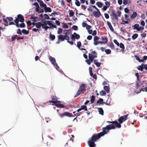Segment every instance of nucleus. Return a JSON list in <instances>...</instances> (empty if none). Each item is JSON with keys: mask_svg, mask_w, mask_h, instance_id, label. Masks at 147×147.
Returning <instances> with one entry per match:
<instances>
[{"mask_svg": "<svg viewBox=\"0 0 147 147\" xmlns=\"http://www.w3.org/2000/svg\"><path fill=\"white\" fill-rule=\"evenodd\" d=\"M134 57L136 58V59L139 62H144V61L147 60V56L145 55L143 57V59H141L137 55H135Z\"/></svg>", "mask_w": 147, "mask_h": 147, "instance_id": "0eeeda50", "label": "nucleus"}, {"mask_svg": "<svg viewBox=\"0 0 147 147\" xmlns=\"http://www.w3.org/2000/svg\"><path fill=\"white\" fill-rule=\"evenodd\" d=\"M74 15V13L72 10H71L69 12V16L70 17H72Z\"/></svg>", "mask_w": 147, "mask_h": 147, "instance_id": "37998d69", "label": "nucleus"}, {"mask_svg": "<svg viewBox=\"0 0 147 147\" xmlns=\"http://www.w3.org/2000/svg\"><path fill=\"white\" fill-rule=\"evenodd\" d=\"M139 27V25L138 24H136L134 25L133 27V29H136L137 30H138V28Z\"/></svg>", "mask_w": 147, "mask_h": 147, "instance_id": "4c0bfd02", "label": "nucleus"}, {"mask_svg": "<svg viewBox=\"0 0 147 147\" xmlns=\"http://www.w3.org/2000/svg\"><path fill=\"white\" fill-rule=\"evenodd\" d=\"M144 30V28L141 26L139 28H138V31H142Z\"/></svg>", "mask_w": 147, "mask_h": 147, "instance_id": "338daca9", "label": "nucleus"}, {"mask_svg": "<svg viewBox=\"0 0 147 147\" xmlns=\"http://www.w3.org/2000/svg\"><path fill=\"white\" fill-rule=\"evenodd\" d=\"M104 42H103V41H98L97 42H95L94 43V45H97L98 44H104Z\"/></svg>", "mask_w": 147, "mask_h": 147, "instance_id": "a18cd8bd", "label": "nucleus"}, {"mask_svg": "<svg viewBox=\"0 0 147 147\" xmlns=\"http://www.w3.org/2000/svg\"><path fill=\"white\" fill-rule=\"evenodd\" d=\"M145 91L147 92V87H146L144 88H142L140 90V91Z\"/></svg>", "mask_w": 147, "mask_h": 147, "instance_id": "bf43d9fd", "label": "nucleus"}, {"mask_svg": "<svg viewBox=\"0 0 147 147\" xmlns=\"http://www.w3.org/2000/svg\"><path fill=\"white\" fill-rule=\"evenodd\" d=\"M95 142L90 139L88 141V143L90 147H95L96 146V144H95Z\"/></svg>", "mask_w": 147, "mask_h": 147, "instance_id": "9d476101", "label": "nucleus"}, {"mask_svg": "<svg viewBox=\"0 0 147 147\" xmlns=\"http://www.w3.org/2000/svg\"><path fill=\"white\" fill-rule=\"evenodd\" d=\"M122 21L123 22H121L120 23L121 24L124 25L125 24H128V22L127 21L123 20Z\"/></svg>", "mask_w": 147, "mask_h": 147, "instance_id": "603ef678", "label": "nucleus"}, {"mask_svg": "<svg viewBox=\"0 0 147 147\" xmlns=\"http://www.w3.org/2000/svg\"><path fill=\"white\" fill-rule=\"evenodd\" d=\"M72 29L74 30H77L78 29V27L74 25L72 26Z\"/></svg>", "mask_w": 147, "mask_h": 147, "instance_id": "6e6d98bb", "label": "nucleus"}, {"mask_svg": "<svg viewBox=\"0 0 147 147\" xmlns=\"http://www.w3.org/2000/svg\"><path fill=\"white\" fill-rule=\"evenodd\" d=\"M42 25V23L40 22L36 23V27L38 28H41Z\"/></svg>", "mask_w": 147, "mask_h": 147, "instance_id": "7c9ffc66", "label": "nucleus"}, {"mask_svg": "<svg viewBox=\"0 0 147 147\" xmlns=\"http://www.w3.org/2000/svg\"><path fill=\"white\" fill-rule=\"evenodd\" d=\"M64 32H65V35H69V34H70V32H69V31L67 30H64Z\"/></svg>", "mask_w": 147, "mask_h": 147, "instance_id": "3c124183", "label": "nucleus"}, {"mask_svg": "<svg viewBox=\"0 0 147 147\" xmlns=\"http://www.w3.org/2000/svg\"><path fill=\"white\" fill-rule=\"evenodd\" d=\"M49 59L51 63L54 65L55 67L57 69L58 68H59V67L58 66L57 64L56 63L55 59L54 58L51 57Z\"/></svg>", "mask_w": 147, "mask_h": 147, "instance_id": "423d86ee", "label": "nucleus"}, {"mask_svg": "<svg viewBox=\"0 0 147 147\" xmlns=\"http://www.w3.org/2000/svg\"><path fill=\"white\" fill-rule=\"evenodd\" d=\"M16 26H18V24H19V22L20 21V20H19V19L17 17V18H16Z\"/></svg>", "mask_w": 147, "mask_h": 147, "instance_id": "69168bd1", "label": "nucleus"}, {"mask_svg": "<svg viewBox=\"0 0 147 147\" xmlns=\"http://www.w3.org/2000/svg\"><path fill=\"white\" fill-rule=\"evenodd\" d=\"M117 16H118V17H120L121 16V12L120 11L118 10L117 11Z\"/></svg>", "mask_w": 147, "mask_h": 147, "instance_id": "052dcab7", "label": "nucleus"}, {"mask_svg": "<svg viewBox=\"0 0 147 147\" xmlns=\"http://www.w3.org/2000/svg\"><path fill=\"white\" fill-rule=\"evenodd\" d=\"M44 9L45 10V12H51L52 11L51 9L49 7H47V6L44 8Z\"/></svg>", "mask_w": 147, "mask_h": 147, "instance_id": "f3484780", "label": "nucleus"}, {"mask_svg": "<svg viewBox=\"0 0 147 147\" xmlns=\"http://www.w3.org/2000/svg\"><path fill=\"white\" fill-rule=\"evenodd\" d=\"M95 96L94 95H92L91 97L90 102L91 104L94 102V100H95Z\"/></svg>", "mask_w": 147, "mask_h": 147, "instance_id": "c756f323", "label": "nucleus"}, {"mask_svg": "<svg viewBox=\"0 0 147 147\" xmlns=\"http://www.w3.org/2000/svg\"><path fill=\"white\" fill-rule=\"evenodd\" d=\"M75 4L78 6H79L80 5V2L78 1H76L75 2Z\"/></svg>", "mask_w": 147, "mask_h": 147, "instance_id": "e2e57ef3", "label": "nucleus"}, {"mask_svg": "<svg viewBox=\"0 0 147 147\" xmlns=\"http://www.w3.org/2000/svg\"><path fill=\"white\" fill-rule=\"evenodd\" d=\"M109 47L111 48L112 49H114V46L112 42H111L110 45Z\"/></svg>", "mask_w": 147, "mask_h": 147, "instance_id": "c03bdc74", "label": "nucleus"}, {"mask_svg": "<svg viewBox=\"0 0 147 147\" xmlns=\"http://www.w3.org/2000/svg\"><path fill=\"white\" fill-rule=\"evenodd\" d=\"M62 31V29L61 28H59L58 29V30L57 31V34H60Z\"/></svg>", "mask_w": 147, "mask_h": 147, "instance_id": "4d7b16f0", "label": "nucleus"}, {"mask_svg": "<svg viewBox=\"0 0 147 147\" xmlns=\"http://www.w3.org/2000/svg\"><path fill=\"white\" fill-rule=\"evenodd\" d=\"M58 40H60L61 41H63L64 40H65V38L64 37V36L63 35L61 34L58 36Z\"/></svg>", "mask_w": 147, "mask_h": 147, "instance_id": "4468645a", "label": "nucleus"}, {"mask_svg": "<svg viewBox=\"0 0 147 147\" xmlns=\"http://www.w3.org/2000/svg\"><path fill=\"white\" fill-rule=\"evenodd\" d=\"M39 3L41 6L43 7L44 8L46 6V4L44 3L42 1H41Z\"/></svg>", "mask_w": 147, "mask_h": 147, "instance_id": "f704fd0d", "label": "nucleus"}, {"mask_svg": "<svg viewBox=\"0 0 147 147\" xmlns=\"http://www.w3.org/2000/svg\"><path fill=\"white\" fill-rule=\"evenodd\" d=\"M138 81L140 83V84H141V85H142L143 84H144V83H145V82H146V80H145V79H143V80H141L140 79V81Z\"/></svg>", "mask_w": 147, "mask_h": 147, "instance_id": "ea45409f", "label": "nucleus"}, {"mask_svg": "<svg viewBox=\"0 0 147 147\" xmlns=\"http://www.w3.org/2000/svg\"><path fill=\"white\" fill-rule=\"evenodd\" d=\"M107 25L109 27V29H110V30L112 32H113L114 30V29H113V27L111 25L110 22L108 21V22H107Z\"/></svg>", "mask_w": 147, "mask_h": 147, "instance_id": "2eb2a0df", "label": "nucleus"}, {"mask_svg": "<svg viewBox=\"0 0 147 147\" xmlns=\"http://www.w3.org/2000/svg\"><path fill=\"white\" fill-rule=\"evenodd\" d=\"M137 14L136 12H134L132 14L131 16V18L132 19H134L137 16Z\"/></svg>", "mask_w": 147, "mask_h": 147, "instance_id": "cd10ccee", "label": "nucleus"}, {"mask_svg": "<svg viewBox=\"0 0 147 147\" xmlns=\"http://www.w3.org/2000/svg\"><path fill=\"white\" fill-rule=\"evenodd\" d=\"M88 55V58L91 62H92L94 59L96 58L94 56L92 55L90 53H89Z\"/></svg>", "mask_w": 147, "mask_h": 147, "instance_id": "dca6fc26", "label": "nucleus"}, {"mask_svg": "<svg viewBox=\"0 0 147 147\" xmlns=\"http://www.w3.org/2000/svg\"><path fill=\"white\" fill-rule=\"evenodd\" d=\"M112 15L113 16V17L116 20H118V18L117 17V15L115 14L114 11H112Z\"/></svg>", "mask_w": 147, "mask_h": 147, "instance_id": "4be33fe9", "label": "nucleus"}, {"mask_svg": "<svg viewBox=\"0 0 147 147\" xmlns=\"http://www.w3.org/2000/svg\"><path fill=\"white\" fill-rule=\"evenodd\" d=\"M138 34H135L132 35V38L133 39L135 40L138 37Z\"/></svg>", "mask_w": 147, "mask_h": 147, "instance_id": "c9c22d12", "label": "nucleus"}, {"mask_svg": "<svg viewBox=\"0 0 147 147\" xmlns=\"http://www.w3.org/2000/svg\"><path fill=\"white\" fill-rule=\"evenodd\" d=\"M63 24L62 26L63 28H69L68 26L66 23H63Z\"/></svg>", "mask_w": 147, "mask_h": 147, "instance_id": "09e8293b", "label": "nucleus"}, {"mask_svg": "<svg viewBox=\"0 0 147 147\" xmlns=\"http://www.w3.org/2000/svg\"><path fill=\"white\" fill-rule=\"evenodd\" d=\"M101 38H102L101 40H103L104 44H106L107 42L108 39L106 37H101Z\"/></svg>", "mask_w": 147, "mask_h": 147, "instance_id": "bb28decb", "label": "nucleus"}, {"mask_svg": "<svg viewBox=\"0 0 147 147\" xmlns=\"http://www.w3.org/2000/svg\"><path fill=\"white\" fill-rule=\"evenodd\" d=\"M86 63L88 65H90L91 63V62H91V61L89 60V59H87L86 60Z\"/></svg>", "mask_w": 147, "mask_h": 147, "instance_id": "774afa93", "label": "nucleus"}, {"mask_svg": "<svg viewBox=\"0 0 147 147\" xmlns=\"http://www.w3.org/2000/svg\"><path fill=\"white\" fill-rule=\"evenodd\" d=\"M60 102H56V104H55V106H56L57 107H59L60 108H64L65 107V106L59 103Z\"/></svg>", "mask_w": 147, "mask_h": 147, "instance_id": "a211bd4d", "label": "nucleus"}, {"mask_svg": "<svg viewBox=\"0 0 147 147\" xmlns=\"http://www.w3.org/2000/svg\"><path fill=\"white\" fill-rule=\"evenodd\" d=\"M87 87V86L86 84L83 83L80 84L79 89L74 97L76 98L81 93H83L84 92L86 91V88Z\"/></svg>", "mask_w": 147, "mask_h": 147, "instance_id": "f257e3e1", "label": "nucleus"}, {"mask_svg": "<svg viewBox=\"0 0 147 147\" xmlns=\"http://www.w3.org/2000/svg\"><path fill=\"white\" fill-rule=\"evenodd\" d=\"M97 103H99L100 104H103L104 103L103 99L102 98H100L98 100Z\"/></svg>", "mask_w": 147, "mask_h": 147, "instance_id": "2f4dec72", "label": "nucleus"}, {"mask_svg": "<svg viewBox=\"0 0 147 147\" xmlns=\"http://www.w3.org/2000/svg\"><path fill=\"white\" fill-rule=\"evenodd\" d=\"M71 38L73 40H74L75 39L78 40L80 38V36L79 34H77L76 32H74L73 34H71Z\"/></svg>", "mask_w": 147, "mask_h": 147, "instance_id": "1a4fd4ad", "label": "nucleus"}, {"mask_svg": "<svg viewBox=\"0 0 147 147\" xmlns=\"http://www.w3.org/2000/svg\"><path fill=\"white\" fill-rule=\"evenodd\" d=\"M115 128V126L113 124H110L107 125L106 127H103L102 128V132L104 135L107 134L109 131V130L111 129H114Z\"/></svg>", "mask_w": 147, "mask_h": 147, "instance_id": "f03ea898", "label": "nucleus"}, {"mask_svg": "<svg viewBox=\"0 0 147 147\" xmlns=\"http://www.w3.org/2000/svg\"><path fill=\"white\" fill-rule=\"evenodd\" d=\"M96 5L98 7L100 8H101L102 6V2H96Z\"/></svg>", "mask_w": 147, "mask_h": 147, "instance_id": "473e14b6", "label": "nucleus"}, {"mask_svg": "<svg viewBox=\"0 0 147 147\" xmlns=\"http://www.w3.org/2000/svg\"><path fill=\"white\" fill-rule=\"evenodd\" d=\"M144 63H142L141 65H139L137 67V69L141 71H142L144 69Z\"/></svg>", "mask_w": 147, "mask_h": 147, "instance_id": "412c9836", "label": "nucleus"}, {"mask_svg": "<svg viewBox=\"0 0 147 147\" xmlns=\"http://www.w3.org/2000/svg\"><path fill=\"white\" fill-rule=\"evenodd\" d=\"M44 15L45 17V19H46L47 20H49L50 19L49 16L47 14H45Z\"/></svg>", "mask_w": 147, "mask_h": 147, "instance_id": "0e129e2a", "label": "nucleus"}, {"mask_svg": "<svg viewBox=\"0 0 147 147\" xmlns=\"http://www.w3.org/2000/svg\"><path fill=\"white\" fill-rule=\"evenodd\" d=\"M59 115L61 117H63L64 116H67L68 117H72V114L68 112H65L61 114L59 113Z\"/></svg>", "mask_w": 147, "mask_h": 147, "instance_id": "6e6552de", "label": "nucleus"}, {"mask_svg": "<svg viewBox=\"0 0 147 147\" xmlns=\"http://www.w3.org/2000/svg\"><path fill=\"white\" fill-rule=\"evenodd\" d=\"M104 135H105L104 134H103L102 132L98 133L95 135H93L90 139L91 140L95 142L97 140L100 138L101 136H103Z\"/></svg>", "mask_w": 147, "mask_h": 147, "instance_id": "7ed1b4c3", "label": "nucleus"}, {"mask_svg": "<svg viewBox=\"0 0 147 147\" xmlns=\"http://www.w3.org/2000/svg\"><path fill=\"white\" fill-rule=\"evenodd\" d=\"M99 38L97 36H94V43L95 42H97V41L98 40Z\"/></svg>", "mask_w": 147, "mask_h": 147, "instance_id": "72a5a7b5", "label": "nucleus"}, {"mask_svg": "<svg viewBox=\"0 0 147 147\" xmlns=\"http://www.w3.org/2000/svg\"><path fill=\"white\" fill-rule=\"evenodd\" d=\"M51 98H52V100L53 101H58L57 100V98L55 96H52Z\"/></svg>", "mask_w": 147, "mask_h": 147, "instance_id": "de8ad7c7", "label": "nucleus"}, {"mask_svg": "<svg viewBox=\"0 0 147 147\" xmlns=\"http://www.w3.org/2000/svg\"><path fill=\"white\" fill-rule=\"evenodd\" d=\"M17 17L20 22H23L24 21V18L22 15L20 14H18L17 16Z\"/></svg>", "mask_w": 147, "mask_h": 147, "instance_id": "f8f14e48", "label": "nucleus"}, {"mask_svg": "<svg viewBox=\"0 0 147 147\" xmlns=\"http://www.w3.org/2000/svg\"><path fill=\"white\" fill-rule=\"evenodd\" d=\"M128 115V114H127L124 116H121L118 119V121L120 123H122L127 119Z\"/></svg>", "mask_w": 147, "mask_h": 147, "instance_id": "39448f33", "label": "nucleus"}, {"mask_svg": "<svg viewBox=\"0 0 147 147\" xmlns=\"http://www.w3.org/2000/svg\"><path fill=\"white\" fill-rule=\"evenodd\" d=\"M49 103H53L54 105H55V104L56 102H61L60 101H55L53 100H49Z\"/></svg>", "mask_w": 147, "mask_h": 147, "instance_id": "a19ab883", "label": "nucleus"}, {"mask_svg": "<svg viewBox=\"0 0 147 147\" xmlns=\"http://www.w3.org/2000/svg\"><path fill=\"white\" fill-rule=\"evenodd\" d=\"M106 92L104 90H102L100 92V94L101 96H104L106 94Z\"/></svg>", "mask_w": 147, "mask_h": 147, "instance_id": "58836bf2", "label": "nucleus"}, {"mask_svg": "<svg viewBox=\"0 0 147 147\" xmlns=\"http://www.w3.org/2000/svg\"><path fill=\"white\" fill-rule=\"evenodd\" d=\"M90 51H92L91 54L92 55L94 56L95 57H97V54L95 51H92V49L90 50Z\"/></svg>", "mask_w": 147, "mask_h": 147, "instance_id": "393cba45", "label": "nucleus"}, {"mask_svg": "<svg viewBox=\"0 0 147 147\" xmlns=\"http://www.w3.org/2000/svg\"><path fill=\"white\" fill-rule=\"evenodd\" d=\"M16 26L17 27H20L21 28H24L26 27V25L23 22H22V23L20 24H18V26Z\"/></svg>", "mask_w": 147, "mask_h": 147, "instance_id": "5701e85b", "label": "nucleus"}, {"mask_svg": "<svg viewBox=\"0 0 147 147\" xmlns=\"http://www.w3.org/2000/svg\"><path fill=\"white\" fill-rule=\"evenodd\" d=\"M119 46L120 48L121 49V51H123L125 49V47H124V44L122 43H121L119 44Z\"/></svg>", "mask_w": 147, "mask_h": 147, "instance_id": "c85d7f7f", "label": "nucleus"}, {"mask_svg": "<svg viewBox=\"0 0 147 147\" xmlns=\"http://www.w3.org/2000/svg\"><path fill=\"white\" fill-rule=\"evenodd\" d=\"M81 46V43L80 42H78L77 43V47L80 50H86V49L84 48H80V46Z\"/></svg>", "mask_w": 147, "mask_h": 147, "instance_id": "6ab92c4d", "label": "nucleus"}, {"mask_svg": "<svg viewBox=\"0 0 147 147\" xmlns=\"http://www.w3.org/2000/svg\"><path fill=\"white\" fill-rule=\"evenodd\" d=\"M105 4L106 5V6H107L108 7H109L110 6V3L107 1H106L105 2Z\"/></svg>", "mask_w": 147, "mask_h": 147, "instance_id": "864d4df0", "label": "nucleus"}, {"mask_svg": "<svg viewBox=\"0 0 147 147\" xmlns=\"http://www.w3.org/2000/svg\"><path fill=\"white\" fill-rule=\"evenodd\" d=\"M98 109L99 112V113L102 115H103L104 111L101 108H99Z\"/></svg>", "mask_w": 147, "mask_h": 147, "instance_id": "a878e982", "label": "nucleus"}, {"mask_svg": "<svg viewBox=\"0 0 147 147\" xmlns=\"http://www.w3.org/2000/svg\"><path fill=\"white\" fill-rule=\"evenodd\" d=\"M50 39L51 41H53L55 39V36L54 34H53L51 33L50 34L49 36Z\"/></svg>", "mask_w": 147, "mask_h": 147, "instance_id": "aec40b11", "label": "nucleus"}, {"mask_svg": "<svg viewBox=\"0 0 147 147\" xmlns=\"http://www.w3.org/2000/svg\"><path fill=\"white\" fill-rule=\"evenodd\" d=\"M113 42L118 46H119V42H118L117 40L116 39H114L113 40Z\"/></svg>", "mask_w": 147, "mask_h": 147, "instance_id": "5fc2aeb1", "label": "nucleus"}, {"mask_svg": "<svg viewBox=\"0 0 147 147\" xmlns=\"http://www.w3.org/2000/svg\"><path fill=\"white\" fill-rule=\"evenodd\" d=\"M135 75L136 76L137 80L138 81H140V78L138 73H136L135 74Z\"/></svg>", "mask_w": 147, "mask_h": 147, "instance_id": "8fccbe9b", "label": "nucleus"}, {"mask_svg": "<svg viewBox=\"0 0 147 147\" xmlns=\"http://www.w3.org/2000/svg\"><path fill=\"white\" fill-rule=\"evenodd\" d=\"M52 22V21H46L45 22V23L46 24H48L49 25L51 26V25L52 24L51 23V22Z\"/></svg>", "mask_w": 147, "mask_h": 147, "instance_id": "680f3d73", "label": "nucleus"}, {"mask_svg": "<svg viewBox=\"0 0 147 147\" xmlns=\"http://www.w3.org/2000/svg\"><path fill=\"white\" fill-rule=\"evenodd\" d=\"M81 109L82 110L84 109L85 111H88V109L87 108V107L86 105H82L81 107Z\"/></svg>", "mask_w": 147, "mask_h": 147, "instance_id": "e433bc0d", "label": "nucleus"}, {"mask_svg": "<svg viewBox=\"0 0 147 147\" xmlns=\"http://www.w3.org/2000/svg\"><path fill=\"white\" fill-rule=\"evenodd\" d=\"M22 33L24 34H28L29 33V30H27L26 29H23L21 31L20 29L19 28L18 29L17 33L18 34L22 35Z\"/></svg>", "mask_w": 147, "mask_h": 147, "instance_id": "20e7f679", "label": "nucleus"}, {"mask_svg": "<svg viewBox=\"0 0 147 147\" xmlns=\"http://www.w3.org/2000/svg\"><path fill=\"white\" fill-rule=\"evenodd\" d=\"M105 52L107 54H109L111 53V50L109 49H105Z\"/></svg>", "mask_w": 147, "mask_h": 147, "instance_id": "49530a36", "label": "nucleus"}, {"mask_svg": "<svg viewBox=\"0 0 147 147\" xmlns=\"http://www.w3.org/2000/svg\"><path fill=\"white\" fill-rule=\"evenodd\" d=\"M7 19L6 18L3 19V21L6 23V24H4V25L5 26H8V22L7 20Z\"/></svg>", "mask_w": 147, "mask_h": 147, "instance_id": "79ce46f5", "label": "nucleus"}, {"mask_svg": "<svg viewBox=\"0 0 147 147\" xmlns=\"http://www.w3.org/2000/svg\"><path fill=\"white\" fill-rule=\"evenodd\" d=\"M104 89L107 93H109V86H104Z\"/></svg>", "mask_w": 147, "mask_h": 147, "instance_id": "b1692460", "label": "nucleus"}, {"mask_svg": "<svg viewBox=\"0 0 147 147\" xmlns=\"http://www.w3.org/2000/svg\"><path fill=\"white\" fill-rule=\"evenodd\" d=\"M92 14L96 18L99 17L101 15L100 11H94L92 12Z\"/></svg>", "mask_w": 147, "mask_h": 147, "instance_id": "9b49d317", "label": "nucleus"}, {"mask_svg": "<svg viewBox=\"0 0 147 147\" xmlns=\"http://www.w3.org/2000/svg\"><path fill=\"white\" fill-rule=\"evenodd\" d=\"M6 18L9 20V22H11L13 21V18L11 17H6Z\"/></svg>", "mask_w": 147, "mask_h": 147, "instance_id": "13d9d810", "label": "nucleus"}, {"mask_svg": "<svg viewBox=\"0 0 147 147\" xmlns=\"http://www.w3.org/2000/svg\"><path fill=\"white\" fill-rule=\"evenodd\" d=\"M120 123L116 121H114L113 124L115 125V127L118 128H120L121 127V125Z\"/></svg>", "mask_w": 147, "mask_h": 147, "instance_id": "ddd939ff", "label": "nucleus"}]
</instances>
